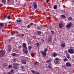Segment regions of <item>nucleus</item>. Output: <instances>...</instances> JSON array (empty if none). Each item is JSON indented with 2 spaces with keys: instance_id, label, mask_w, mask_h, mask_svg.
<instances>
[{
  "instance_id": "nucleus-7",
  "label": "nucleus",
  "mask_w": 74,
  "mask_h": 74,
  "mask_svg": "<svg viewBox=\"0 0 74 74\" xmlns=\"http://www.w3.org/2000/svg\"><path fill=\"white\" fill-rule=\"evenodd\" d=\"M31 71H32V73L33 74H41L38 71H34V70H31Z\"/></svg>"
},
{
  "instance_id": "nucleus-18",
  "label": "nucleus",
  "mask_w": 74,
  "mask_h": 74,
  "mask_svg": "<svg viewBox=\"0 0 74 74\" xmlns=\"http://www.w3.org/2000/svg\"><path fill=\"white\" fill-rule=\"evenodd\" d=\"M54 63L55 64H60V62L57 61H55Z\"/></svg>"
},
{
  "instance_id": "nucleus-22",
  "label": "nucleus",
  "mask_w": 74,
  "mask_h": 74,
  "mask_svg": "<svg viewBox=\"0 0 74 74\" xmlns=\"http://www.w3.org/2000/svg\"><path fill=\"white\" fill-rule=\"evenodd\" d=\"M23 48H26V44L25 43H24L23 44Z\"/></svg>"
},
{
  "instance_id": "nucleus-52",
  "label": "nucleus",
  "mask_w": 74,
  "mask_h": 74,
  "mask_svg": "<svg viewBox=\"0 0 74 74\" xmlns=\"http://www.w3.org/2000/svg\"><path fill=\"white\" fill-rule=\"evenodd\" d=\"M8 27H10V25H8Z\"/></svg>"
},
{
  "instance_id": "nucleus-3",
  "label": "nucleus",
  "mask_w": 74,
  "mask_h": 74,
  "mask_svg": "<svg viewBox=\"0 0 74 74\" xmlns=\"http://www.w3.org/2000/svg\"><path fill=\"white\" fill-rule=\"evenodd\" d=\"M32 5L35 9H36L37 8V3H36V2H34L32 3Z\"/></svg>"
},
{
  "instance_id": "nucleus-40",
  "label": "nucleus",
  "mask_w": 74,
  "mask_h": 74,
  "mask_svg": "<svg viewBox=\"0 0 74 74\" xmlns=\"http://www.w3.org/2000/svg\"><path fill=\"white\" fill-rule=\"evenodd\" d=\"M27 28H28V29H29V28H30V25H28L27 26Z\"/></svg>"
},
{
  "instance_id": "nucleus-36",
  "label": "nucleus",
  "mask_w": 74,
  "mask_h": 74,
  "mask_svg": "<svg viewBox=\"0 0 74 74\" xmlns=\"http://www.w3.org/2000/svg\"><path fill=\"white\" fill-rule=\"evenodd\" d=\"M13 60L14 62H16V59H13Z\"/></svg>"
},
{
  "instance_id": "nucleus-12",
  "label": "nucleus",
  "mask_w": 74,
  "mask_h": 74,
  "mask_svg": "<svg viewBox=\"0 0 74 74\" xmlns=\"http://www.w3.org/2000/svg\"><path fill=\"white\" fill-rule=\"evenodd\" d=\"M18 19H19V20H16V22H18V23H21L22 22V20H21V18H18Z\"/></svg>"
},
{
  "instance_id": "nucleus-47",
  "label": "nucleus",
  "mask_w": 74,
  "mask_h": 74,
  "mask_svg": "<svg viewBox=\"0 0 74 74\" xmlns=\"http://www.w3.org/2000/svg\"><path fill=\"white\" fill-rule=\"evenodd\" d=\"M21 36L22 37H24V34H23L21 35Z\"/></svg>"
},
{
  "instance_id": "nucleus-53",
  "label": "nucleus",
  "mask_w": 74,
  "mask_h": 74,
  "mask_svg": "<svg viewBox=\"0 0 74 74\" xmlns=\"http://www.w3.org/2000/svg\"><path fill=\"white\" fill-rule=\"evenodd\" d=\"M25 48V49H27V47H25V48Z\"/></svg>"
},
{
  "instance_id": "nucleus-37",
  "label": "nucleus",
  "mask_w": 74,
  "mask_h": 74,
  "mask_svg": "<svg viewBox=\"0 0 74 74\" xmlns=\"http://www.w3.org/2000/svg\"><path fill=\"white\" fill-rule=\"evenodd\" d=\"M55 60H56V61H58V60H59V58H55Z\"/></svg>"
},
{
  "instance_id": "nucleus-57",
  "label": "nucleus",
  "mask_w": 74,
  "mask_h": 74,
  "mask_svg": "<svg viewBox=\"0 0 74 74\" xmlns=\"http://www.w3.org/2000/svg\"><path fill=\"white\" fill-rule=\"evenodd\" d=\"M50 18H51L50 17H49V19H50Z\"/></svg>"
},
{
  "instance_id": "nucleus-55",
  "label": "nucleus",
  "mask_w": 74,
  "mask_h": 74,
  "mask_svg": "<svg viewBox=\"0 0 74 74\" xmlns=\"http://www.w3.org/2000/svg\"><path fill=\"white\" fill-rule=\"evenodd\" d=\"M72 2L73 3H74V0L72 1Z\"/></svg>"
},
{
  "instance_id": "nucleus-42",
  "label": "nucleus",
  "mask_w": 74,
  "mask_h": 74,
  "mask_svg": "<svg viewBox=\"0 0 74 74\" xmlns=\"http://www.w3.org/2000/svg\"><path fill=\"white\" fill-rule=\"evenodd\" d=\"M46 62L47 63H49V62H50V60H48L46 61Z\"/></svg>"
},
{
  "instance_id": "nucleus-49",
  "label": "nucleus",
  "mask_w": 74,
  "mask_h": 74,
  "mask_svg": "<svg viewBox=\"0 0 74 74\" xmlns=\"http://www.w3.org/2000/svg\"><path fill=\"white\" fill-rule=\"evenodd\" d=\"M9 40V42H10V41H11V40L10 39H8Z\"/></svg>"
},
{
  "instance_id": "nucleus-9",
  "label": "nucleus",
  "mask_w": 74,
  "mask_h": 74,
  "mask_svg": "<svg viewBox=\"0 0 74 74\" xmlns=\"http://www.w3.org/2000/svg\"><path fill=\"white\" fill-rule=\"evenodd\" d=\"M51 41L52 37H51V36H49L48 38V41L49 42H51Z\"/></svg>"
},
{
  "instance_id": "nucleus-54",
  "label": "nucleus",
  "mask_w": 74,
  "mask_h": 74,
  "mask_svg": "<svg viewBox=\"0 0 74 74\" xmlns=\"http://www.w3.org/2000/svg\"><path fill=\"white\" fill-rule=\"evenodd\" d=\"M38 40L39 41H40V38H38Z\"/></svg>"
},
{
  "instance_id": "nucleus-25",
  "label": "nucleus",
  "mask_w": 74,
  "mask_h": 74,
  "mask_svg": "<svg viewBox=\"0 0 74 74\" xmlns=\"http://www.w3.org/2000/svg\"><path fill=\"white\" fill-rule=\"evenodd\" d=\"M65 45H65V43H63L62 44V47H65Z\"/></svg>"
},
{
  "instance_id": "nucleus-28",
  "label": "nucleus",
  "mask_w": 74,
  "mask_h": 74,
  "mask_svg": "<svg viewBox=\"0 0 74 74\" xmlns=\"http://www.w3.org/2000/svg\"><path fill=\"white\" fill-rule=\"evenodd\" d=\"M28 47L29 50H31V49H32V46H28Z\"/></svg>"
},
{
  "instance_id": "nucleus-33",
  "label": "nucleus",
  "mask_w": 74,
  "mask_h": 74,
  "mask_svg": "<svg viewBox=\"0 0 74 74\" xmlns=\"http://www.w3.org/2000/svg\"><path fill=\"white\" fill-rule=\"evenodd\" d=\"M69 21H71L72 20V17H69L68 18Z\"/></svg>"
},
{
  "instance_id": "nucleus-2",
  "label": "nucleus",
  "mask_w": 74,
  "mask_h": 74,
  "mask_svg": "<svg viewBox=\"0 0 74 74\" xmlns=\"http://www.w3.org/2000/svg\"><path fill=\"white\" fill-rule=\"evenodd\" d=\"M68 52L69 53L73 54L74 53V49L72 47L70 49H68Z\"/></svg>"
},
{
  "instance_id": "nucleus-27",
  "label": "nucleus",
  "mask_w": 74,
  "mask_h": 74,
  "mask_svg": "<svg viewBox=\"0 0 74 74\" xmlns=\"http://www.w3.org/2000/svg\"><path fill=\"white\" fill-rule=\"evenodd\" d=\"M41 33V32L40 31H37V34H39V35H40V34Z\"/></svg>"
},
{
  "instance_id": "nucleus-14",
  "label": "nucleus",
  "mask_w": 74,
  "mask_h": 74,
  "mask_svg": "<svg viewBox=\"0 0 74 74\" xmlns=\"http://www.w3.org/2000/svg\"><path fill=\"white\" fill-rule=\"evenodd\" d=\"M4 27V23H0V27L1 28H3Z\"/></svg>"
},
{
  "instance_id": "nucleus-29",
  "label": "nucleus",
  "mask_w": 74,
  "mask_h": 74,
  "mask_svg": "<svg viewBox=\"0 0 74 74\" xmlns=\"http://www.w3.org/2000/svg\"><path fill=\"white\" fill-rule=\"evenodd\" d=\"M64 62H67L68 61V59H67V58H66L64 59Z\"/></svg>"
},
{
  "instance_id": "nucleus-56",
  "label": "nucleus",
  "mask_w": 74,
  "mask_h": 74,
  "mask_svg": "<svg viewBox=\"0 0 74 74\" xmlns=\"http://www.w3.org/2000/svg\"><path fill=\"white\" fill-rule=\"evenodd\" d=\"M8 1H10V0H8Z\"/></svg>"
},
{
  "instance_id": "nucleus-21",
  "label": "nucleus",
  "mask_w": 74,
  "mask_h": 74,
  "mask_svg": "<svg viewBox=\"0 0 74 74\" xmlns=\"http://www.w3.org/2000/svg\"><path fill=\"white\" fill-rule=\"evenodd\" d=\"M61 16L62 19H65V18H66V16L65 15H61Z\"/></svg>"
},
{
  "instance_id": "nucleus-16",
  "label": "nucleus",
  "mask_w": 74,
  "mask_h": 74,
  "mask_svg": "<svg viewBox=\"0 0 74 74\" xmlns=\"http://www.w3.org/2000/svg\"><path fill=\"white\" fill-rule=\"evenodd\" d=\"M12 56H19V55L18 54H16L15 53H13L12 54Z\"/></svg>"
},
{
  "instance_id": "nucleus-17",
  "label": "nucleus",
  "mask_w": 74,
  "mask_h": 74,
  "mask_svg": "<svg viewBox=\"0 0 74 74\" xmlns=\"http://www.w3.org/2000/svg\"><path fill=\"white\" fill-rule=\"evenodd\" d=\"M48 67L49 69L51 70L52 69V65L51 64H49Z\"/></svg>"
},
{
  "instance_id": "nucleus-24",
  "label": "nucleus",
  "mask_w": 74,
  "mask_h": 74,
  "mask_svg": "<svg viewBox=\"0 0 74 74\" xmlns=\"http://www.w3.org/2000/svg\"><path fill=\"white\" fill-rule=\"evenodd\" d=\"M36 29L37 30H41V28H40V27L39 26H38L36 28Z\"/></svg>"
},
{
  "instance_id": "nucleus-32",
  "label": "nucleus",
  "mask_w": 74,
  "mask_h": 74,
  "mask_svg": "<svg viewBox=\"0 0 74 74\" xmlns=\"http://www.w3.org/2000/svg\"><path fill=\"white\" fill-rule=\"evenodd\" d=\"M31 55L32 57H34V53H31Z\"/></svg>"
},
{
  "instance_id": "nucleus-38",
  "label": "nucleus",
  "mask_w": 74,
  "mask_h": 74,
  "mask_svg": "<svg viewBox=\"0 0 74 74\" xmlns=\"http://www.w3.org/2000/svg\"><path fill=\"white\" fill-rule=\"evenodd\" d=\"M7 16L6 15H5L4 17V18H3L4 19H5V18H7Z\"/></svg>"
},
{
  "instance_id": "nucleus-31",
  "label": "nucleus",
  "mask_w": 74,
  "mask_h": 74,
  "mask_svg": "<svg viewBox=\"0 0 74 74\" xmlns=\"http://www.w3.org/2000/svg\"><path fill=\"white\" fill-rule=\"evenodd\" d=\"M66 57L68 59H69V60H70V56L69 55H67L66 56Z\"/></svg>"
},
{
  "instance_id": "nucleus-10",
  "label": "nucleus",
  "mask_w": 74,
  "mask_h": 74,
  "mask_svg": "<svg viewBox=\"0 0 74 74\" xmlns=\"http://www.w3.org/2000/svg\"><path fill=\"white\" fill-rule=\"evenodd\" d=\"M23 52L24 53H27L28 52V51L27 50H26V49H23Z\"/></svg>"
},
{
  "instance_id": "nucleus-43",
  "label": "nucleus",
  "mask_w": 74,
  "mask_h": 74,
  "mask_svg": "<svg viewBox=\"0 0 74 74\" xmlns=\"http://www.w3.org/2000/svg\"><path fill=\"white\" fill-rule=\"evenodd\" d=\"M21 69H22V70H23V69H24V67H23V66H22Z\"/></svg>"
},
{
  "instance_id": "nucleus-51",
  "label": "nucleus",
  "mask_w": 74,
  "mask_h": 74,
  "mask_svg": "<svg viewBox=\"0 0 74 74\" xmlns=\"http://www.w3.org/2000/svg\"><path fill=\"white\" fill-rule=\"evenodd\" d=\"M12 39H13V38H11V40H12Z\"/></svg>"
},
{
  "instance_id": "nucleus-8",
  "label": "nucleus",
  "mask_w": 74,
  "mask_h": 74,
  "mask_svg": "<svg viewBox=\"0 0 74 74\" xmlns=\"http://www.w3.org/2000/svg\"><path fill=\"white\" fill-rule=\"evenodd\" d=\"M11 50H12V46L10 45H8V51L11 52Z\"/></svg>"
},
{
  "instance_id": "nucleus-48",
  "label": "nucleus",
  "mask_w": 74,
  "mask_h": 74,
  "mask_svg": "<svg viewBox=\"0 0 74 74\" xmlns=\"http://www.w3.org/2000/svg\"><path fill=\"white\" fill-rule=\"evenodd\" d=\"M41 40H42V42H44V40H43L42 39H41Z\"/></svg>"
},
{
  "instance_id": "nucleus-1",
  "label": "nucleus",
  "mask_w": 74,
  "mask_h": 74,
  "mask_svg": "<svg viewBox=\"0 0 74 74\" xmlns=\"http://www.w3.org/2000/svg\"><path fill=\"white\" fill-rule=\"evenodd\" d=\"M40 52L43 55H44V56H46L47 54H46V53H47V52H48V48L45 49L44 51H40Z\"/></svg>"
},
{
  "instance_id": "nucleus-13",
  "label": "nucleus",
  "mask_w": 74,
  "mask_h": 74,
  "mask_svg": "<svg viewBox=\"0 0 74 74\" xmlns=\"http://www.w3.org/2000/svg\"><path fill=\"white\" fill-rule=\"evenodd\" d=\"M63 24L62 23H60L59 25V28H60V29H62V27H63Z\"/></svg>"
},
{
  "instance_id": "nucleus-5",
  "label": "nucleus",
  "mask_w": 74,
  "mask_h": 74,
  "mask_svg": "<svg viewBox=\"0 0 74 74\" xmlns=\"http://www.w3.org/2000/svg\"><path fill=\"white\" fill-rule=\"evenodd\" d=\"M72 26V23L70 22L68 24H67L66 25V26L67 28H69L70 27H71Z\"/></svg>"
},
{
  "instance_id": "nucleus-41",
  "label": "nucleus",
  "mask_w": 74,
  "mask_h": 74,
  "mask_svg": "<svg viewBox=\"0 0 74 74\" xmlns=\"http://www.w3.org/2000/svg\"><path fill=\"white\" fill-rule=\"evenodd\" d=\"M51 33L52 34H54V32H53V31H51Z\"/></svg>"
},
{
  "instance_id": "nucleus-46",
  "label": "nucleus",
  "mask_w": 74,
  "mask_h": 74,
  "mask_svg": "<svg viewBox=\"0 0 74 74\" xmlns=\"http://www.w3.org/2000/svg\"><path fill=\"white\" fill-rule=\"evenodd\" d=\"M19 48H22V46H19L18 47Z\"/></svg>"
},
{
  "instance_id": "nucleus-45",
  "label": "nucleus",
  "mask_w": 74,
  "mask_h": 74,
  "mask_svg": "<svg viewBox=\"0 0 74 74\" xmlns=\"http://www.w3.org/2000/svg\"><path fill=\"white\" fill-rule=\"evenodd\" d=\"M10 72L12 73H14V72H13V70H12V71H11Z\"/></svg>"
},
{
  "instance_id": "nucleus-58",
  "label": "nucleus",
  "mask_w": 74,
  "mask_h": 74,
  "mask_svg": "<svg viewBox=\"0 0 74 74\" xmlns=\"http://www.w3.org/2000/svg\"><path fill=\"white\" fill-rule=\"evenodd\" d=\"M73 37H74V34H73Z\"/></svg>"
},
{
  "instance_id": "nucleus-6",
  "label": "nucleus",
  "mask_w": 74,
  "mask_h": 74,
  "mask_svg": "<svg viewBox=\"0 0 74 74\" xmlns=\"http://www.w3.org/2000/svg\"><path fill=\"white\" fill-rule=\"evenodd\" d=\"M5 54V52L3 50H2L0 51V56H3Z\"/></svg>"
},
{
  "instance_id": "nucleus-30",
  "label": "nucleus",
  "mask_w": 74,
  "mask_h": 74,
  "mask_svg": "<svg viewBox=\"0 0 74 74\" xmlns=\"http://www.w3.org/2000/svg\"><path fill=\"white\" fill-rule=\"evenodd\" d=\"M7 19L9 20L11 19V17L10 16H7Z\"/></svg>"
},
{
  "instance_id": "nucleus-34",
  "label": "nucleus",
  "mask_w": 74,
  "mask_h": 74,
  "mask_svg": "<svg viewBox=\"0 0 74 74\" xmlns=\"http://www.w3.org/2000/svg\"><path fill=\"white\" fill-rule=\"evenodd\" d=\"M8 67L9 68V69H11V68H12V65H10L8 66Z\"/></svg>"
},
{
  "instance_id": "nucleus-39",
  "label": "nucleus",
  "mask_w": 74,
  "mask_h": 74,
  "mask_svg": "<svg viewBox=\"0 0 74 74\" xmlns=\"http://www.w3.org/2000/svg\"><path fill=\"white\" fill-rule=\"evenodd\" d=\"M50 1H49V0H46V2L47 4H48V3H49V2Z\"/></svg>"
},
{
  "instance_id": "nucleus-35",
  "label": "nucleus",
  "mask_w": 74,
  "mask_h": 74,
  "mask_svg": "<svg viewBox=\"0 0 74 74\" xmlns=\"http://www.w3.org/2000/svg\"><path fill=\"white\" fill-rule=\"evenodd\" d=\"M36 45L38 47L40 45V44H39L38 43H36Z\"/></svg>"
},
{
  "instance_id": "nucleus-15",
  "label": "nucleus",
  "mask_w": 74,
  "mask_h": 74,
  "mask_svg": "<svg viewBox=\"0 0 74 74\" xmlns=\"http://www.w3.org/2000/svg\"><path fill=\"white\" fill-rule=\"evenodd\" d=\"M21 63L23 64H26V61L25 60H21Z\"/></svg>"
},
{
  "instance_id": "nucleus-20",
  "label": "nucleus",
  "mask_w": 74,
  "mask_h": 74,
  "mask_svg": "<svg viewBox=\"0 0 74 74\" xmlns=\"http://www.w3.org/2000/svg\"><path fill=\"white\" fill-rule=\"evenodd\" d=\"M1 2L3 3L4 4V5H5V3H6V1H5V0H1Z\"/></svg>"
},
{
  "instance_id": "nucleus-4",
  "label": "nucleus",
  "mask_w": 74,
  "mask_h": 74,
  "mask_svg": "<svg viewBox=\"0 0 74 74\" xmlns=\"http://www.w3.org/2000/svg\"><path fill=\"white\" fill-rule=\"evenodd\" d=\"M17 65L18 64L16 63H14L13 64V67L14 70L18 69V67L17 66Z\"/></svg>"
},
{
  "instance_id": "nucleus-23",
  "label": "nucleus",
  "mask_w": 74,
  "mask_h": 74,
  "mask_svg": "<svg viewBox=\"0 0 74 74\" xmlns=\"http://www.w3.org/2000/svg\"><path fill=\"white\" fill-rule=\"evenodd\" d=\"M53 8L54 10H56V9H57V5H54Z\"/></svg>"
},
{
  "instance_id": "nucleus-59",
  "label": "nucleus",
  "mask_w": 74,
  "mask_h": 74,
  "mask_svg": "<svg viewBox=\"0 0 74 74\" xmlns=\"http://www.w3.org/2000/svg\"><path fill=\"white\" fill-rule=\"evenodd\" d=\"M1 6L0 5V7Z\"/></svg>"
},
{
  "instance_id": "nucleus-19",
  "label": "nucleus",
  "mask_w": 74,
  "mask_h": 74,
  "mask_svg": "<svg viewBox=\"0 0 74 74\" xmlns=\"http://www.w3.org/2000/svg\"><path fill=\"white\" fill-rule=\"evenodd\" d=\"M40 63L39 62H37V61H36L34 62V64L35 65H37V66H38Z\"/></svg>"
},
{
  "instance_id": "nucleus-50",
  "label": "nucleus",
  "mask_w": 74,
  "mask_h": 74,
  "mask_svg": "<svg viewBox=\"0 0 74 74\" xmlns=\"http://www.w3.org/2000/svg\"><path fill=\"white\" fill-rule=\"evenodd\" d=\"M11 35L12 36H14V34L13 33L11 34Z\"/></svg>"
},
{
  "instance_id": "nucleus-26",
  "label": "nucleus",
  "mask_w": 74,
  "mask_h": 74,
  "mask_svg": "<svg viewBox=\"0 0 74 74\" xmlns=\"http://www.w3.org/2000/svg\"><path fill=\"white\" fill-rule=\"evenodd\" d=\"M53 57H56V56H57V54L56 53H53Z\"/></svg>"
},
{
  "instance_id": "nucleus-11",
  "label": "nucleus",
  "mask_w": 74,
  "mask_h": 74,
  "mask_svg": "<svg viewBox=\"0 0 74 74\" xmlns=\"http://www.w3.org/2000/svg\"><path fill=\"white\" fill-rule=\"evenodd\" d=\"M66 67H71V65L70 63H66Z\"/></svg>"
},
{
  "instance_id": "nucleus-44",
  "label": "nucleus",
  "mask_w": 74,
  "mask_h": 74,
  "mask_svg": "<svg viewBox=\"0 0 74 74\" xmlns=\"http://www.w3.org/2000/svg\"><path fill=\"white\" fill-rule=\"evenodd\" d=\"M64 52L66 53H67V50L65 51Z\"/></svg>"
}]
</instances>
